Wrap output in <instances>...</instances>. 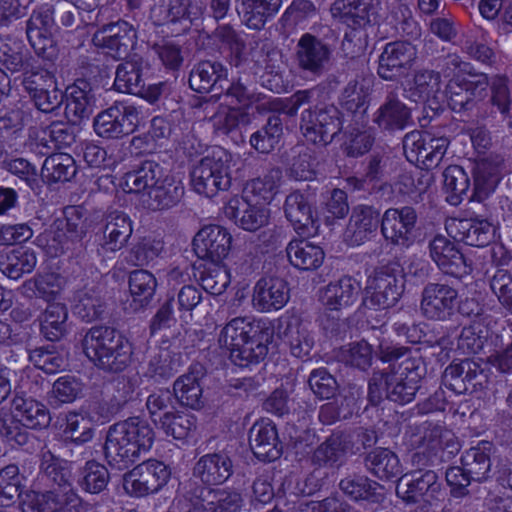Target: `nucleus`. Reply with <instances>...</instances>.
<instances>
[{
    "mask_svg": "<svg viewBox=\"0 0 512 512\" xmlns=\"http://www.w3.org/2000/svg\"><path fill=\"white\" fill-rule=\"evenodd\" d=\"M380 359L390 362L388 371L374 372L368 382V400L378 405L383 397L405 405L412 402L426 375V365L417 350L381 342L377 351Z\"/></svg>",
    "mask_w": 512,
    "mask_h": 512,
    "instance_id": "f257e3e1",
    "label": "nucleus"
},
{
    "mask_svg": "<svg viewBox=\"0 0 512 512\" xmlns=\"http://www.w3.org/2000/svg\"><path fill=\"white\" fill-rule=\"evenodd\" d=\"M273 339L274 331L265 323L236 317L223 327L218 342L221 348L228 351L235 365L246 367L266 358Z\"/></svg>",
    "mask_w": 512,
    "mask_h": 512,
    "instance_id": "f03ea898",
    "label": "nucleus"
},
{
    "mask_svg": "<svg viewBox=\"0 0 512 512\" xmlns=\"http://www.w3.org/2000/svg\"><path fill=\"white\" fill-rule=\"evenodd\" d=\"M154 439L152 427L139 417L114 423L107 431L105 459L112 468L125 470L151 449Z\"/></svg>",
    "mask_w": 512,
    "mask_h": 512,
    "instance_id": "7ed1b4c3",
    "label": "nucleus"
},
{
    "mask_svg": "<svg viewBox=\"0 0 512 512\" xmlns=\"http://www.w3.org/2000/svg\"><path fill=\"white\" fill-rule=\"evenodd\" d=\"M81 346L89 361L104 372L120 373L131 363V343L112 326H92L83 335Z\"/></svg>",
    "mask_w": 512,
    "mask_h": 512,
    "instance_id": "20e7f679",
    "label": "nucleus"
},
{
    "mask_svg": "<svg viewBox=\"0 0 512 512\" xmlns=\"http://www.w3.org/2000/svg\"><path fill=\"white\" fill-rule=\"evenodd\" d=\"M40 468L56 487L38 492L26 491L22 498L23 512H60L76 507L80 499L68 482V473L51 451L42 450Z\"/></svg>",
    "mask_w": 512,
    "mask_h": 512,
    "instance_id": "39448f33",
    "label": "nucleus"
},
{
    "mask_svg": "<svg viewBox=\"0 0 512 512\" xmlns=\"http://www.w3.org/2000/svg\"><path fill=\"white\" fill-rule=\"evenodd\" d=\"M337 39L336 31L328 25L303 33L294 48L297 68L314 77L322 76L332 64Z\"/></svg>",
    "mask_w": 512,
    "mask_h": 512,
    "instance_id": "423d86ee",
    "label": "nucleus"
},
{
    "mask_svg": "<svg viewBox=\"0 0 512 512\" xmlns=\"http://www.w3.org/2000/svg\"><path fill=\"white\" fill-rule=\"evenodd\" d=\"M232 155L222 147H214L202 157L190 172L193 190L208 198L231 186Z\"/></svg>",
    "mask_w": 512,
    "mask_h": 512,
    "instance_id": "0eeeda50",
    "label": "nucleus"
},
{
    "mask_svg": "<svg viewBox=\"0 0 512 512\" xmlns=\"http://www.w3.org/2000/svg\"><path fill=\"white\" fill-rule=\"evenodd\" d=\"M342 128V112L333 104L309 106L300 116L299 129L302 136L318 147L331 144Z\"/></svg>",
    "mask_w": 512,
    "mask_h": 512,
    "instance_id": "6e6552de",
    "label": "nucleus"
},
{
    "mask_svg": "<svg viewBox=\"0 0 512 512\" xmlns=\"http://www.w3.org/2000/svg\"><path fill=\"white\" fill-rule=\"evenodd\" d=\"M403 268L398 261H389L369 277L365 305L374 309H388L397 304L404 289Z\"/></svg>",
    "mask_w": 512,
    "mask_h": 512,
    "instance_id": "1a4fd4ad",
    "label": "nucleus"
},
{
    "mask_svg": "<svg viewBox=\"0 0 512 512\" xmlns=\"http://www.w3.org/2000/svg\"><path fill=\"white\" fill-rule=\"evenodd\" d=\"M139 115L137 107L116 102L95 116L94 132L106 140L121 139L136 130L140 120Z\"/></svg>",
    "mask_w": 512,
    "mask_h": 512,
    "instance_id": "9d476101",
    "label": "nucleus"
},
{
    "mask_svg": "<svg viewBox=\"0 0 512 512\" xmlns=\"http://www.w3.org/2000/svg\"><path fill=\"white\" fill-rule=\"evenodd\" d=\"M442 491L438 474L432 469H416L402 475L396 487L397 496L406 504H430Z\"/></svg>",
    "mask_w": 512,
    "mask_h": 512,
    "instance_id": "9b49d317",
    "label": "nucleus"
},
{
    "mask_svg": "<svg viewBox=\"0 0 512 512\" xmlns=\"http://www.w3.org/2000/svg\"><path fill=\"white\" fill-rule=\"evenodd\" d=\"M469 78L456 76L450 78L445 92L449 107L456 113L471 111L485 95L489 87V78L485 73H468Z\"/></svg>",
    "mask_w": 512,
    "mask_h": 512,
    "instance_id": "f8f14e48",
    "label": "nucleus"
},
{
    "mask_svg": "<svg viewBox=\"0 0 512 512\" xmlns=\"http://www.w3.org/2000/svg\"><path fill=\"white\" fill-rule=\"evenodd\" d=\"M170 476L171 470L163 462L147 460L124 475L123 487L128 494L143 497L158 492Z\"/></svg>",
    "mask_w": 512,
    "mask_h": 512,
    "instance_id": "ddd939ff",
    "label": "nucleus"
},
{
    "mask_svg": "<svg viewBox=\"0 0 512 512\" xmlns=\"http://www.w3.org/2000/svg\"><path fill=\"white\" fill-rule=\"evenodd\" d=\"M441 78L436 70L422 68L414 72L412 82L403 89V97L414 103H424L426 118H432L442 111Z\"/></svg>",
    "mask_w": 512,
    "mask_h": 512,
    "instance_id": "4468645a",
    "label": "nucleus"
},
{
    "mask_svg": "<svg viewBox=\"0 0 512 512\" xmlns=\"http://www.w3.org/2000/svg\"><path fill=\"white\" fill-rule=\"evenodd\" d=\"M457 300L456 288L446 283L429 282L421 293L420 311L426 319L445 321L454 314Z\"/></svg>",
    "mask_w": 512,
    "mask_h": 512,
    "instance_id": "2eb2a0df",
    "label": "nucleus"
},
{
    "mask_svg": "<svg viewBox=\"0 0 512 512\" xmlns=\"http://www.w3.org/2000/svg\"><path fill=\"white\" fill-rule=\"evenodd\" d=\"M416 59L417 49L410 41L387 43L379 56L377 73L384 80H396L412 68Z\"/></svg>",
    "mask_w": 512,
    "mask_h": 512,
    "instance_id": "dca6fc26",
    "label": "nucleus"
},
{
    "mask_svg": "<svg viewBox=\"0 0 512 512\" xmlns=\"http://www.w3.org/2000/svg\"><path fill=\"white\" fill-rule=\"evenodd\" d=\"M429 256L444 274L463 278L472 272L468 262L456 244L443 235L434 236L428 244Z\"/></svg>",
    "mask_w": 512,
    "mask_h": 512,
    "instance_id": "f3484780",
    "label": "nucleus"
},
{
    "mask_svg": "<svg viewBox=\"0 0 512 512\" xmlns=\"http://www.w3.org/2000/svg\"><path fill=\"white\" fill-rule=\"evenodd\" d=\"M134 27L124 20L103 24L92 37L95 46L107 50L115 59L127 57L136 43Z\"/></svg>",
    "mask_w": 512,
    "mask_h": 512,
    "instance_id": "a211bd4d",
    "label": "nucleus"
},
{
    "mask_svg": "<svg viewBox=\"0 0 512 512\" xmlns=\"http://www.w3.org/2000/svg\"><path fill=\"white\" fill-rule=\"evenodd\" d=\"M186 495L194 503L195 509H202L203 512H237L243 503L237 491L213 489L197 483L189 484Z\"/></svg>",
    "mask_w": 512,
    "mask_h": 512,
    "instance_id": "6ab92c4d",
    "label": "nucleus"
},
{
    "mask_svg": "<svg viewBox=\"0 0 512 512\" xmlns=\"http://www.w3.org/2000/svg\"><path fill=\"white\" fill-rule=\"evenodd\" d=\"M417 219V212L411 206L389 208L381 217L382 236L393 245L408 247L413 242Z\"/></svg>",
    "mask_w": 512,
    "mask_h": 512,
    "instance_id": "aec40b11",
    "label": "nucleus"
},
{
    "mask_svg": "<svg viewBox=\"0 0 512 512\" xmlns=\"http://www.w3.org/2000/svg\"><path fill=\"white\" fill-rule=\"evenodd\" d=\"M232 236L220 225H207L198 231L193 239L197 257L219 264L230 252Z\"/></svg>",
    "mask_w": 512,
    "mask_h": 512,
    "instance_id": "412c9836",
    "label": "nucleus"
},
{
    "mask_svg": "<svg viewBox=\"0 0 512 512\" xmlns=\"http://www.w3.org/2000/svg\"><path fill=\"white\" fill-rule=\"evenodd\" d=\"M189 87L200 94L221 95L228 81V69L217 60H201L193 65L188 79Z\"/></svg>",
    "mask_w": 512,
    "mask_h": 512,
    "instance_id": "4be33fe9",
    "label": "nucleus"
},
{
    "mask_svg": "<svg viewBox=\"0 0 512 512\" xmlns=\"http://www.w3.org/2000/svg\"><path fill=\"white\" fill-rule=\"evenodd\" d=\"M378 0H335L330 8L333 18L353 29L378 22Z\"/></svg>",
    "mask_w": 512,
    "mask_h": 512,
    "instance_id": "5701e85b",
    "label": "nucleus"
},
{
    "mask_svg": "<svg viewBox=\"0 0 512 512\" xmlns=\"http://www.w3.org/2000/svg\"><path fill=\"white\" fill-rule=\"evenodd\" d=\"M290 298L288 282L278 276L261 277L253 288L252 305L259 312L282 309Z\"/></svg>",
    "mask_w": 512,
    "mask_h": 512,
    "instance_id": "b1692460",
    "label": "nucleus"
},
{
    "mask_svg": "<svg viewBox=\"0 0 512 512\" xmlns=\"http://www.w3.org/2000/svg\"><path fill=\"white\" fill-rule=\"evenodd\" d=\"M283 209L286 219L298 235L309 237L317 233L318 221L314 217L311 203L305 194L298 190L291 192L285 199Z\"/></svg>",
    "mask_w": 512,
    "mask_h": 512,
    "instance_id": "393cba45",
    "label": "nucleus"
},
{
    "mask_svg": "<svg viewBox=\"0 0 512 512\" xmlns=\"http://www.w3.org/2000/svg\"><path fill=\"white\" fill-rule=\"evenodd\" d=\"M94 436L95 428L84 416L75 412L67 415L62 431V441L72 456L75 455L80 460L85 459L90 454L87 444L93 440Z\"/></svg>",
    "mask_w": 512,
    "mask_h": 512,
    "instance_id": "a878e982",
    "label": "nucleus"
},
{
    "mask_svg": "<svg viewBox=\"0 0 512 512\" xmlns=\"http://www.w3.org/2000/svg\"><path fill=\"white\" fill-rule=\"evenodd\" d=\"M381 225L380 212L370 205H358L353 208L344 237L352 246L368 241Z\"/></svg>",
    "mask_w": 512,
    "mask_h": 512,
    "instance_id": "bb28decb",
    "label": "nucleus"
},
{
    "mask_svg": "<svg viewBox=\"0 0 512 512\" xmlns=\"http://www.w3.org/2000/svg\"><path fill=\"white\" fill-rule=\"evenodd\" d=\"M503 159L499 156H489L477 161L473 168L474 186L470 201L481 202L494 192L500 179Z\"/></svg>",
    "mask_w": 512,
    "mask_h": 512,
    "instance_id": "cd10ccee",
    "label": "nucleus"
},
{
    "mask_svg": "<svg viewBox=\"0 0 512 512\" xmlns=\"http://www.w3.org/2000/svg\"><path fill=\"white\" fill-rule=\"evenodd\" d=\"M446 230L454 240L473 247L488 245L494 236L493 227L486 220L451 219L446 223Z\"/></svg>",
    "mask_w": 512,
    "mask_h": 512,
    "instance_id": "c85d7f7f",
    "label": "nucleus"
},
{
    "mask_svg": "<svg viewBox=\"0 0 512 512\" xmlns=\"http://www.w3.org/2000/svg\"><path fill=\"white\" fill-rule=\"evenodd\" d=\"M249 445L261 461H275L283 451L276 426L272 422H256L249 431Z\"/></svg>",
    "mask_w": 512,
    "mask_h": 512,
    "instance_id": "c756f323",
    "label": "nucleus"
},
{
    "mask_svg": "<svg viewBox=\"0 0 512 512\" xmlns=\"http://www.w3.org/2000/svg\"><path fill=\"white\" fill-rule=\"evenodd\" d=\"M234 473L233 461L224 452L208 453L196 462L193 474L206 485L225 483Z\"/></svg>",
    "mask_w": 512,
    "mask_h": 512,
    "instance_id": "7c9ffc66",
    "label": "nucleus"
},
{
    "mask_svg": "<svg viewBox=\"0 0 512 512\" xmlns=\"http://www.w3.org/2000/svg\"><path fill=\"white\" fill-rule=\"evenodd\" d=\"M149 64L141 56L135 54L121 62L115 73L114 88L121 93H140L147 82Z\"/></svg>",
    "mask_w": 512,
    "mask_h": 512,
    "instance_id": "2f4dec72",
    "label": "nucleus"
},
{
    "mask_svg": "<svg viewBox=\"0 0 512 512\" xmlns=\"http://www.w3.org/2000/svg\"><path fill=\"white\" fill-rule=\"evenodd\" d=\"M70 95L65 106V117L73 125L88 119L96 104L95 91L85 79H77L69 88Z\"/></svg>",
    "mask_w": 512,
    "mask_h": 512,
    "instance_id": "473e14b6",
    "label": "nucleus"
},
{
    "mask_svg": "<svg viewBox=\"0 0 512 512\" xmlns=\"http://www.w3.org/2000/svg\"><path fill=\"white\" fill-rule=\"evenodd\" d=\"M411 119V110L398 96L396 90L387 93L384 102L374 114L373 122L383 130H403Z\"/></svg>",
    "mask_w": 512,
    "mask_h": 512,
    "instance_id": "72a5a7b5",
    "label": "nucleus"
},
{
    "mask_svg": "<svg viewBox=\"0 0 512 512\" xmlns=\"http://www.w3.org/2000/svg\"><path fill=\"white\" fill-rule=\"evenodd\" d=\"M363 396L361 387L350 384L345 394L320 407L318 418L324 425L347 420L359 409L358 402Z\"/></svg>",
    "mask_w": 512,
    "mask_h": 512,
    "instance_id": "f704fd0d",
    "label": "nucleus"
},
{
    "mask_svg": "<svg viewBox=\"0 0 512 512\" xmlns=\"http://www.w3.org/2000/svg\"><path fill=\"white\" fill-rule=\"evenodd\" d=\"M54 25V5L46 4L30 16L26 24V34L36 52H44L48 45H52L51 30Z\"/></svg>",
    "mask_w": 512,
    "mask_h": 512,
    "instance_id": "c9c22d12",
    "label": "nucleus"
},
{
    "mask_svg": "<svg viewBox=\"0 0 512 512\" xmlns=\"http://www.w3.org/2000/svg\"><path fill=\"white\" fill-rule=\"evenodd\" d=\"M242 22L253 30H261L280 10L282 0H235Z\"/></svg>",
    "mask_w": 512,
    "mask_h": 512,
    "instance_id": "e433bc0d",
    "label": "nucleus"
},
{
    "mask_svg": "<svg viewBox=\"0 0 512 512\" xmlns=\"http://www.w3.org/2000/svg\"><path fill=\"white\" fill-rule=\"evenodd\" d=\"M225 215L246 230L255 231L267 224L269 211L263 206L250 204L244 198L231 199L225 207Z\"/></svg>",
    "mask_w": 512,
    "mask_h": 512,
    "instance_id": "4c0bfd02",
    "label": "nucleus"
},
{
    "mask_svg": "<svg viewBox=\"0 0 512 512\" xmlns=\"http://www.w3.org/2000/svg\"><path fill=\"white\" fill-rule=\"evenodd\" d=\"M166 176V170L160 162L144 160L131 171L125 173L123 185L130 193H148Z\"/></svg>",
    "mask_w": 512,
    "mask_h": 512,
    "instance_id": "58836bf2",
    "label": "nucleus"
},
{
    "mask_svg": "<svg viewBox=\"0 0 512 512\" xmlns=\"http://www.w3.org/2000/svg\"><path fill=\"white\" fill-rule=\"evenodd\" d=\"M185 188L180 180L166 175L148 193L143 194V204L152 211L167 210L176 206L184 196Z\"/></svg>",
    "mask_w": 512,
    "mask_h": 512,
    "instance_id": "ea45409f",
    "label": "nucleus"
},
{
    "mask_svg": "<svg viewBox=\"0 0 512 512\" xmlns=\"http://www.w3.org/2000/svg\"><path fill=\"white\" fill-rule=\"evenodd\" d=\"M203 375V367L195 364L175 380L172 391L182 406L191 409H200L203 406V389L200 383Z\"/></svg>",
    "mask_w": 512,
    "mask_h": 512,
    "instance_id": "a19ab883",
    "label": "nucleus"
},
{
    "mask_svg": "<svg viewBox=\"0 0 512 512\" xmlns=\"http://www.w3.org/2000/svg\"><path fill=\"white\" fill-rule=\"evenodd\" d=\"M12 413L13 418L28 429L42 430L51 423L49 409L32 398L15 396L12 400Z\"/></svg>",
    "mask_w": 512,
    "mask_h": 512,
    "instance_id": "79ce46f5",
    "label": "nucleus"
},
{
    "mask_svg": "<svg viewBox=\"0 0 512 512\" xmlns=\"http://www.w3.org/2000/svg\"><path fill=\"white\" fill-rule=\"evenodd\" d=\"M366 470L380 480H391L402 474L398 455L385 447H377L363 454Z\"/></svg>",
    "mask_w": 512,
    "mask_h": 512,
    "instance_id": "37998d69",
    "label": "nucleus"
},
{
    "mask_svg": "<svg viewBox=\"0 0 512 512\" xmlns=\"http://www.w3.org/2000/svg\"><path fill=\"white\" fill-rule=\"evenodd\" d=\"M208 122L216 136L241 137L239 131L241 127L249 125L250 115L241 108L219 105Z\"/></svg>",
    "mask_w": 512,
    "mask_h": 512,
    "instance_id": "c03bdc74",
    "label": "nucleus"
},
{
    "mask_svg": "<svg viewBox=\"0 0 512 512\" xmlns=\"http://www.w3.org/2000/svg\"><path fill=\"white\" fill-rule=\"evenodd\" d=\"M360 289L355 279L348 276L342 277L326 286L322 295L323 304L332 311L346 308L357 300Z\"/></svg>",
    "mask_w": 512,
    "mask_h": 512,
    "instance_id": "a18cd8bd",
    "label": "nucleus"
},
{
    "mask_svg": "<svg viewBox=\"0 0 512 512\" xmlns=\"http://www.w3.org/2000/svg\"><path fill=\"white\" fill-rule=\"evenodd\" d=\"M132 232V223L127 214L121 211L110 212L106 216L104 242L101 246L111 252L119 251L127 244Z\"/></svg>",
    "mask_w": 512,
    "mask_h": 512,
    "instance_id": "49530a36",
    "label": "nucleus"
},
{
    "mask_svg": "<svg viewBox=\"0 0 512 512\" xmlns=\"http://www.w3.org/2000/svg\"><path fill=\"white\" fill-rule=\"evenodd\" d=\"M493 444L489 441H482L476 447L465 451L461 457V464L464 470L474 482H482L490 477L491 453Z\"/></svg>",
    "mask_w": 512,
    "mask_h": 512,
    "instance_id": "de8ad7c7",
    "label": "nucleus"
},
{
    "mask_svg": "<svg viewBox=\"0 0 512 512\" xmlns=\"http://www.w3.org/2000/svg\"><path fill=\"white\" fill-rule=\"evenodd\" d=\"M286 251L290 263L301 270L317 269L322 265L325 256L320 246L305 239L290 241Z\"/></svg>",
    "mask_w": 512,
    "mask_h": 512,
    "instance_id": "09e8293b",
    "label": "nucleus"
},
{
    "mask_svg": "<svg viewBox=\"0 0 512 512\" xmlns=\"http://www.w3.org/2000/svg\"><path fill=\"white\" fill-rule=\"evenodd\" d=\"M346 455L342 435L332 434L313 451L310 461L316 468H338Z\"/></svg>",
    "mask_w": 512,
    "mask_h": 512,
    "instance_id": "8fccbe9b",
    "label": "nucleus"
},
{
    "mask_svg": "<svg viewBox=\"0 0 512 512\" xmlns=\"http://www.w3.org/2000/svg\"><path fill=\"white\" fill-rule=\"evenodd\" d=\"M37 263L36 254L29 249H12L0 253V271L10 279L17 280L31 273Z\"/></svg>",
    "mask_w": 512,
    "mask_h": 512,
    "instance_id": "3c124183",
    "label": "nucleus"
},
{
    "mask_svg": "<svg viewBox=\"0 0 512 512\" xmlns=\"http://www.w3.org/2000/svg\"><path fill=\"white\" fill-rule=\"evenodd\" d=\"M181 366V354L160 349L150 357L144 376L160 383L173 377Z\"/></svg>",
    "mask_w": 512,
    "mask_h": 512,
    "instance_id": "603ef678",
    "label": "nucleus"
},
{
    "mask_svg": "<svg viewBox=\"0 0 512 512\" xmlns=\"http://www.w3.org/2000/svg\"><path fill=\"white\" fill-rule=\"evenodd\" d=\"M73 312L85 322L102 319L106 312V302L98 287H86L79 291Z\"/></svg>",
    "mask_w": 512,
    "mask_h": 512,
    "instance_id": "864d4df0",
    "label": "nucleus"
},
{
    "mask_svg": "<svg viewBox=\"0 0 512 512\" xmlns=\"http://www.w3.org/2000/svg\"><path fill=\"white\" fill-rule=\"evenodd\" d=\"M283 137V122L279 115H270L265 124L250 136V145L259 153L273 151Z\"/></svg>",
    "mask_w": 512,
    "mask_h": 512,
    "instance_id": "5fc2aeb1",
    "label": "nucleus"
},
{
    "mask_svg": "<svg viewBox=\"0 0 512 512\" xmlns=\"http://www.w3.org/2000/svg\"><path fill=\"white\" fill-rule=\"evenodd\" d=\"M77 173L74 158L67 153L52 154L44 160L41 176L47 183L70 181Z\"/></svg>",
    "mask_w": 512,
    "mask_h": 512,
    "instance_id": "6e6d98bb",
    "label": "nucleus"
},
{
    "mask_svg": "<svg viewBox=\"0 0 512 512\" xmlns=\"http://www.w3.org/2000/svg\"><path fill=\"white\" fill-rule=\"evenodd\" d=\"M30 59L21 41L10 37L0 38V64L8 71L23 73L31 65Z\"/></svg>",
    "mask_w": 512,
    "mask_h": 512,
    "instance_id": "4d7b16f0",
    "label": "nucleus"
},
{
    "mask_svg": "<svg viewBox=\"0 0 512 512\" xmlns=\"http://www.w3.org/2000/svg\"><path fill=\"white\" fill-rule=\"evenodd\" d=\"M284 340L289 345L291 354L297 358L308 357L315 344L313 333L298 319L287 323Z\"/></svg>",
    "mask_w": 512,
    "mask_h": 512,
    "instance_id": "13d9d810",
    "label": "nucleus"
},
{
    "mask_svg": "<svg viewBox=\"0 0 512 512\" xmlns=\"http://www.w3.org/2000/svg\"><path fill=\"white\" fill-rule=\"evenodd\" d=\"M379 484L364 475H348L339 483L340 490L355 501L379 502L383 497L377 492Z\"/></svg>",
    "mask_w": 512,
    "mask_h": 512,
    "instance_id": "bf43d9fd",
    "label": "nucleus"
},
{
    "mask_svg": "<svg viewBox=\"0 0 512 512\" xmlns=\"http://www.w3.org/2000/svg\"><path fill=\"white\" fill-rule=\"evenodd\" d=\"M68 309L62 303H52L41 318V333L50 341L60 340L67 332Z\"/></svg>",
    "mask_w": 512,
    "mask_h": 512,
    "instance_id": "052dcab7",
    "label": "nucleus"
},
{
    "mask_svg": "<svg viewBox=\"0 0 512 512\" xmlns=\"http://www.w3.org/2000/svg\"><path fill=\"white\" fill-rule=\"evenodd\" d=\"M444 190L447 201L454 206L459 205L465 196L469 197L470 178L459 165H450L443 172Z\"/></svg>",
    "mask_w": 512,
    "mask_h": 512,
    "instance_id": "680f3d73",
    "label": "nucleus"
},
{
    "mask_svg": "<svg viewBox=\"0 0 512 512\" xmlns=\"http://www.w3.org/2000/svg\"><path fill=\"white\" fill-rule=\"evenodd\" d=\"M490 344L494 349L488 357L489 362L503 373L512 372V327L504 328L500 334H492Z\"/></svg>",
    "mask_w": 512,
    "mask_h": 512,
    "instance_id": "e2e57ef3",
    "label": "nucleus"
},
{
    "mask_svg": "<svg viewBox=\"0 0 512 512\" xmlns=\"http://www.w3.org/2000/svg\"><path fill=\"white\" fill-rule=\"evenodd\" d=\"M369 96V88L364 81L351 80L341 93L340 105L346 111L362 118L369 106Z\"/></svg>",
    "mask_w": 512,
    "mask_h": 512,
    "instance_id": "0e129e2a",
    "label": "nucleus"
},
{
    "mask_svg": "<svg viewBox=\"0 0 512 512\" xmlns=\"http://www.w3.org/2000/svg\"><path fill=\"white\" fill-rule=\"evenodd\" d=\"M203 14L200 0H168L163 23H187L189 26Z\"/></svg>",
    "mask_w": 512,
    "mask_h": 512,
    "instance_id": "69168bd1",
    "label": "nucleus"
},
{
    "mask_svg": "<svg viewBox=\"0 0 512 512\" xmlns=\"http://www.w3.org/2000/svg\"><path fill=\"white\" fill-rule=\"evenodd\" d=\"M155 426L178 440L187 438L196 427L192 415L180 412H165L162 418L156 419Z\"/></svg>",
    "mask_w": 512,
    "mask_h": 512,
    "instance_id": "338daca9",
    "label": "nucleus"
},
{
    "mask_svg": "<svg viewBox=\"0 0 512 512\" xmlns=\"http://www.w3.org/2000/svg\"><path fill=\"white\" fill-rule=\"evenodd\" d=\"M415 444L418 448H427L434 454L444 448H449L451 454L459 450L453 434L440 425H429Z\"/></svg>",
    "mask_w": 512,
    "mask_h": 512,
    "instance_id": "774afa93",
    "label": "nucleus"
}]
</instances>
